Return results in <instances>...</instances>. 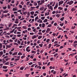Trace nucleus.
Segmentation results:
<instances>
[{
    "instance_id": "dca6fc26",
    "label": "nucleus",
    "mask_w": 77,
    "mask_h": 77,
    "mask_svg": "<svg viewBox=\"0 0 77 77\" xmlns=\"http://www.w3.org/2000/svg\"><path fill=\"white\" fill-rule=\"evenodd\" d=\"M58 9H60V10H63V8H62L61 7H58Z\"/></svg>"
},
{
    "instance_id": "680f3d73",
    "label": "nucleus",
    "mask_w": 77,
    "mask_h": 77,
    "mask_svg": "<svg viewBox=\"0 0 77 77\" xmlns=\"http://www.w3.org/2000/svg\"><path fill=\"white\" fill-rule=\"evenodd\" d=\"M57 23H55L54 24V25L56 26H57Z\"/></svg>"
},
{
    "instance_id": "0eeeda50",
    "label": "nucleus",
    "mask_w": 77,
    "mask_h": 77,
    "mask_svg": "<svg viewBox=\"0 0 77 77\" xmlns=\"http://www.w3.org/2000/svg\"><path fill=\"white\" fill-rule=\"evenodd\" d=\"M49 9H51L52 11H53V7L51 5L50 6V7L49 8Z\"/></svg>"
},
{
    "instance_id": "393cba45",
    "label": "nucleus",
    "mask_w": 77,
    "mask_h": 77,
    "mask_svg": "<svg viewBox=\"0 0 77 77\" xmlns=\"http://www.w3.org/2000/svg\"><path fill=\"white\" fill-rule=\"evenodd\" d=\"M51 44H50L49 45V46L48 47V48H50L51 47Z\"/></svg>"
},
{
    "instance_id": "a878e982",
    "label": "nucleus",
    "mask_w": 77,
    "mask_h": 77,
    "mask_svg": "<svg viewBox=\"0 0 77 77\" xmlns=\"http://www.w3.org/2000/svg\"><path fill=\"white\" fill-rule=\"evenodd\" d=\"M77 45V44L74 43V44L73 45V46L75 48L76 47V46Z\"/></svg>"
},
{
    "instance_id": "423d86ee",
    "label": "nucleus",
    "mask_w": 77,
    "mask_h": 77,
    "mask_svg": "<svg viewBox=\"0 0 77 77\" xmlns=\"http://www.w3.org/2000/svg\"><path fill=\"white\" fill-rule=\"evenodd\" d=\"M70 3H69V5H71L72 4V3H74V1L72 0L69 2Z\"/></svg>"
},
{
    "instance_id": "6e6552de",
    "label": "nucleus",
    "mask_w": 77,
    "mask_h": 77,
    "mask_svg": "<svg viewBox=\"0 0 77 77\" xmlns=\"http://www.w3.org/2000/svg\"><path fill=\"white\" fill-rule=\"evenodd\" d=\"M17 52H15L12 54V56H15V55H17Z\"/></svg>"
},
{
    "instance_id": "9b49d317",
    "label": "nucleus",
    "mask_w": 77,
    "mask_h": 77,
    "mask_svg": "<svg viewBox=\"0 0 77 77\" xmlns=\"http://www.w3.org/2000/svg\"><path fill=\"white\" fill-rule=\"evenodd\" d=\"M39 19V17H38V16H37L35 18V21H36L37 20Z\"/></svg>"
},
{
    "instance_id": "7c9ffc66",
    "label": "nucleus",
    "mask_w": 77,
    "mask_h": 77,
    "mask_svg": "<svg viewBox=\"0 0 77 77\" xmlns=\"http://www.w3.org/2000/svg\"><path fill=\"white\" fill-rule=\"evenodd\" d=\"M54 59V58H53V57H51V58L50 60L51 61H53Z\"/></svg>"
},
{
    "instance_id": "de8ad7c7",
    "label": "nucleus",
    "mask_w": 77,
    "mask_h": 77,
    "mask_svg": "<svg viewBox=\"0 0 77 77\" xmlns=\"http://www.w3.org/2000/svg\"><path fill=\"white\" fill-rule=\"evenodd\" d=\"M8 11H3V13H8Z\"/></svg>"
},
{
    "instance_id": "09e8293b",
    "label": "nucleus",
    "mask_w": 77,
    "mask_h": 77,
    "mask_svg": "<svg viewBox=\"0 0 77 77\" xmlns=\"http://www.w3.org/2000/svg\"><path fill=\"white\" fill-rule=\"evenodd\" d=\"M35 65H36V64H33L31 66V67H33L34 66H35Z\"/></svg>"
},
{
    "instance_id": "b1692460",
    "label": "nucleus",
    "mask_w": 77,
    "mask_h": 77,
    "mask_svg": "<svg viewBox=\"0 0 77 77\" xmlns=\"http://www.w3.org/2000/svg\"><path fill=\"white\" fill-rule=\"evenodd\" d=\"M52 25L51 24H49L48 26V27H51Z\"/></svg>"
},
{
    "instance_id": "7ed1b4c3",
    "label": "nucleus",
    "mask_w": 77,
    "mask_h": 77,
    "mask_svg": "<svg viewBox=\"0 0 77 77\" xmlns=\"http://www.w3.org/2000/svg\"><path fill=\"white\" fill-rule=\"evenodd\" d=\"M63 3V1H60L59 2V6H60L61 5H62Z\"/></svg>"
},
{
    "instance_id": "2eb2a0df",
    "label": "nucleus",
    "mask_w": 77,
    "mask_h": 77,
    "mask_svg": "<svg viewBox=\"0 0 77 77\" xmlns=\"http://www.w3.org/2000/svg\"><path fill=\"white\" fill-rule=\"evenodd\" d=\"M45 23H43L42 24V27L44 28V27H45Z\"/></svg>"
},
{
    "instance_id": "49530a36",
    "label": "nucleus",
    "mask_w": 77,
    "mask_h": 77,
    "mask_svg": "<svg viewBox=\"0 0 77 77\" xmlns=\"http://www.w3.org/2000/svg\"><path fill=\"white\" fill-rule=\"evenodd\" d=\"M9 62H7L5 63V65H8L9 64Z\"/></svg>"
},
{
    "instance_id": "3c124183",
    "label": "nucleus",
    "mask_w": 77,
    "mask_h": 77,
    "mask_svg": "<svg viewBox=\"0 0 77 77\" xmlns=\"http://www.w3.org/2000/svg\"><path fill=\"white\" fill-rule=\"evenodd\" d=\"M32 53H34L35 54V53H36V52H35V51H32L31 52Z\"/></svg>"
},
{
    "instance_id": "79ce46f5",
    "label": "nucleus",
    "mask_w": 77,
    "mask_h": 77,
    "mask_svg": "<svg viewBox=\"0 0 77 77\" xmlns=\"http://www.w3.org/2000/svg\"><path fill=\"white\" fill-rule=\"evenodd\" d=\"M3 71H4V72H7L8 71V69H3Z\"/></svg>"
},
{
    "instance_id": "a19ab883",
    "label": "nucleus",
    "mask_w": 77,
    "mask_h": 77,
    "mask_svg": "<svg viewBox=\"0 0 77 77\" xmlns=\"http://www.w3.org/2000/svg\"><path fill=\"white\" fill-rule=\"evenodd\" d=\"M32 64H33L32 62H30L29 63V65H32Z\"/></svg>"
},
{
    "instance_id": "9d476101",
    "label": "nucleus",
    "mask_w": 77,
    "mask_h": 77,
    "mask_svg": "<svg viewBox=\"0 0 77 77\" xmlns=\"http://www.w3.org/2000/svg\"><path fill=\"white\" fill-rule=\"evenodd\" d=\"M37 36L36 35H33L32 37V39H35V38H36Z\"/></svg>"
},
{
    "instance_id": "cd10ccee",
    "label": "nucleus",
    "mask_w": 77,
    "mask_h": 77,
    "mask_svg": "<svg viewBox=\"0 0 77 77\" xmlns=\"http://www.w3.org/2000/svg\"><path fill=\"white\" fill-rule=\"evenodd\" d=\"M27 11H26L25 12H23V14H24V15H26V14H27Z\"/></svg>"
},
{
    "instance_id": "412c9836",
    "label": "nucleus",
    "mask_w": 77,
    "mask_h": 77,
    "mask_svg": "<svg viewBox=\"0 0 77 77\" xmlns=\"http://www.w3.org/2000/svg\"><path fill=\"white\" fill-rule=\"evenodd\" d=\"M44 9V7H42L40 8V10L41 11H43V9Z\"/></svg>"
},
{
    "instance_id": "37998d69",
    "label": "nucleus",
    "mask_w": 77,
    "mask_h": 77,
    "mask_svg": "<svg viewBox=\"0 0 77 77\" xmlns=\"http://www.w3.org/2000/svg\"><path fill=\"white\" fill-rule=\"evenodd\" d=\"M34 5L35 6H37V3L36 2L34 3Z\"/></svg>"
},
{
    "instance_id": "473e14b6",
    "label": "nucleus",
    "mask_w": 77,
    "mask_h": 77,
    "mask_svg": "<svg viewBox=\"0 0 77 77\" xmlns=\"http://www.w3.org/2000/svg\"><path fill=\"white\" fill-rule=\"evenodd\" d=\"M23 28L24 29H27V27L25 26H23Z\"/></svg>"
},
{
    "instance_id": "4c0bfd02",
    "label": "nucleus",
    "mask_w": 77,
    "mask_h": 77,
    "mask_svg": "<svg viewBox=\"0 0 77 77\" xmlns=\"http://www.w3.org/2000/svg\"><path fill=\"white\" fill-rule=\"evenodd\" d=\"M17 9L15 8H13V11H17Z\"/></svg>"
},
{
    "instance_id": "72a5a7b5",
    "label": "nucleus",
    "mask_w": 77,
    "mask_h": 77,
    "mask_svg": "<svg viewBox=\"0 0 77 77\" xmlns=\"http://www.w3.org/2000/svg\"><path fill=\"white\" fill-rule=\"evenodd\" d=\"M41 19L42 20H44L45 19V17H41Z\"/></svg>"
},
{
    "instance_id": "5701e85b",
    "label": "nucleus",
    "mask_w": 77,
    "mask_h": 77,
    "mask_svg": "<svg viewBox=\"0 0 77 77\" xmlns=\"http://www.w3.org/2000/svg\"><path fill=\"white\" fill-rule=\"evenodd\" d=\"M35 13V12L34 11H32L30 12L31 15H33Z\"/></svg>"
},
{
    "instance_id": "c85d7f7f",
    "label": "nucleus",
    "mask_w": 77,
    "mask_h": 77,
    "mask_svg": "<svg viewBox=\"0 0 77 77\" xmlns=\"http://www.w3.org/2000/svg\"><path fill=\"white\" fill-rule=\"evenodd\" d=\"M12 23H10L8 25V27H11L12 26Z\"/></svg>"
},
{
    "instance_id": "f03ea898",
    "label": "nucleus",
    "mask_w": 77,
    "mask_h": 77,
    "mask_svg": "<svg viewBox=\"0 0 77 77\" xmlns=\"http://www.w3.org/2000/svg\"><path fill=\"white\" fill-rule=\"evenodd\" d=\"M57 7H58V3L57 2L55 6L54 7V9H56V8H57Z\"/></svg>"
},
{
    "instance_id": "20e7f679",
    "label": "nucleus",
    "mask_w": 77,
    "mask_h": 77,
    "mask_svg": "<svg viewBox=\"0 0 77 77\" xmlns=\"http://www.w3.org/2000/svg\"><path fill=\"white\" fill-rule=\"evenodd\" d=\"M45 3V0H42L41 1L40 4L41 5H42V4L44 3Z\"/></svg>"
},
{
    "instance_id": "338daca9",
    "label": "nucleus",
    "mask_w": 77,
    "mask_h": 77,
    "mask_svg": "<svg viewBox=\"0 0 77 77\" xmlns=\"http://www.w3.org/2000/svg\"><path fill=\"white\" fill-rule=\"evenodd\" d=\"M0 54L1 55H2V54H3V51L0 52Z\"/></svg>"
},
{
    "instance_id": "c03bdc74",
    "label": "nucleus",
    "mask_w": 77,
    "mask_h": 77,
    "mask_svg": "<svg viewBox=\"0 0 77 77\" xmlns=\"http://www.w3.org/2000/svg\"><path fill=\"white\" fill-rule=\"evenodd\" d=\"M25 55H23L21 56V59H23V58H24V57H25Z\"/></svg>"
},
{
    "instance_id": "f3484780",
    "label": "nucleus",
    "mask_w": 77,
    "mask_h": 77,
    "mask_svg": "<svg viewBox=\"0 0 77 77\" xmlns=\"http://www.w3.org/2000/svg\"><path fill=\"white\" fill-rule=\"evenodd\" d=\"M42 35H39L38 37V39H40L42 38Z\"/></svg>"
},
{
    "instance_id": "69168bd1",
    "label": "nucleus",
    "mask_w": 77,
    "mask_h": 77,
    "mask_svg": "<svg viewBox=\"0 0 77 77\" xmlns=\"http://www.w3.org/2000/svg\"><path fill=\"white\" fill-rule=\"evenodd\" d=\"M56 13V11H54L52 12V14H54Z\"/></svg>"
},
{
    "instance_id": "4d7b16f0",
    "label": "nucleus",
    "mask_w": 77,
    "mask_h": 77,
    "mask_svg": "<svg viewBox=\"0 0 77 77\" xmlns=\"http://www.w3.org/2000/svg\"><path fill=\"white\" fill-rule=\"evenodd\" d=\"M49 41H50V39H47V40H46L47 42H48Z\"/></svg>"
},
{
    "instance_id": "ddd939ff",
    "label": "nucleus",
    "mask_w": 77,
    "mask_h": 77,
    "mask_svg": "<svg viewBox=\"0 0 77 77\" xmlns=\"http://www.w3.org/2000/svg\"><path fill=\"white\" fill-rule=\"evenodd\" d=\"M56 17H57V18H59L60 17V14H58L56 15Z\"/></svg>"
},
{
    "instance_id": "4468645a",
    "label": "nucleus",
    "mask_w": 77,
    "mask_h": 77,
    "mask_svg": "<svg viewBox=\"0 0 77 77\" xmlns=\"http://www.w3.org/2000/svg\"><path fill=\"white\" fill-rule=\"evenodd\" d=\"M64 18H65L64 17H63L61 18L60 19V21H63V20H64Z\"/></svg>"
},
{
    "instance_id": "e433bc0d",
    "label": "nucleus",
    "mask_w": 77,
    "mask_h": 77,
    "mask_svg": "<svg viewBox=\"0 0 77 77\" xmlns=\"http://www.w3.org/2000/svg\"><path fill=\"white\" fill-rule=\"evenodd\" d=\"M39 46H40L41 47H42V45H43V44H40L39 45Z\"/></svg>"
},
{
    "instance_id": "c756f323",
    "label": "nucleus",
    "mask_w": 77,
    "mask_h": 77,
    "mask_svg": "<svg viewBox=\"0 0 77 77\" xmlns=\"http://www.w3.org/2000/svg\"><path fill=\"white\" fill-rule=\"evenodd\" d=\"M3 33V31L2 32H0V35L1 36H2L3 35V34H2Z\"/></svg>"
},
{
    "instance_id": "f8f14e48",
    "label": "nucleus",
    "mask_w": 77,
    "mask_h": 77,
    "mask_svg": "<svg viewBox=\"0 0 77 77\" xmlns=\"http://www.w3.org/2000/svg\"><path fill=\"white\" fill-rule=\"evenodd\" d=\"M6 47H7L8 48H9L11 47V46L10 45H6Z\"/></svg>"
},
{
    "instance_id": "6e6d98bb",
    "label": "nucleus",
    "mask_w": 77,
    "mask_h": 77,
    "mask_svg": "<svg viewBox=\"0 0 77 77\" xmlns=\"http://www.w3.org/2000/svg\"><path fill=\"white\" fill-rule=\"evenodd\" d=\"M14 45H18V44H17V43H14Z\"/></svg>"
},
{
    "instance_id": "f704fd0d",
    "label": "nucleus",
    "mask_w": 77,
    "mask_h": 77,
    "mask_svg": "<svg viewBox=\"0 0 77 77\" xmlns=\"http://www.w3.org/2000/svg\"><path fill=\"white\" fill-rule=\"evenodd\" d=\"M23 54L22 53H21V52H20L18 54V55H22Z\"/></svg>"
},
{
    "instance_id": "e2e57ef3",
    "label": "nucleus",
    "mask_w": 77,
    "mask_h": 77,
    "mask_svg": "<svg viewBox=\"0 0 77 77\" xmlns=\"http://www.w3.org/2000/svg\"><path fill=\"white\" fill-rule=\"evenodd\" d=\"M45 31H46V30H43L42 31V32L43 33H45Z\"/></svg>"
},
{
    "instance_id": "c9c22d12",
    "label": "nucleus",
    "mask_w": 77,
    "mask_h": 77,
    "mask_svg": "<svg viewBox=\"0 0 77 77\" xmlns=\"http://www.w3.org/2000/svg\"><path fill=\"white\" fill-rule=\"evenodd\" d=\"M63 24H64L63 23H62L61 24H60V26H63Z\"/></svg>"
},
{
    "instance_id": "864d4df0",
    "label": "nucleus",
    "mask_w": 77,
    "mask_h": 77,
    "mask_svg": "<svg viewBox=\"0 0 77 77\" xmlns=\"http://www.w3.org/2000/svg\"><path fill=\"white\" fill-rule=\"evenodd\" d=\"M57 55H58V54L56 53V54H54V57H56V56H57Z\"/></svg>"
},
{
    "instance_id": "6ab92c4d",
    "label": "nucleus",
    "mask_w": 77,
    "mask_h": 77,
    "mask_svg": "<svg viewBox=\"0 0 77 77\" xmlns=\"http://www.w3.org/2000/svg\"><path fill=\"white\" fill-rule=\"evenodd\" d=\"M2 68H3V69H6L7 68V66H3L2 67Z\"/></svg>"
},
{
    "instance_id": "aec40b11",
    "label": "nucleus",
    "mask_w": 77,
    "mask_h": 77,
    "mask_svg": "<svg viewBox=\"0 0 77 77\" xmlns=\"http://www.w3.org/2000/svg\"><path fill=\"white\" fill-rule=\"evenodd\" d=\"M6 1L8 3H10L11 2V0H6Z\"/></svg>"
},
{
    "instance_id": "bf43d9fd",
    "label": "nucleus",
    "mask_w": 77,
    "mask_h": 77,
    "mask_svg": "<svg viewBox=\"0 0 77 77\" xmlns=\"http://www.w3.org/2000/svg\"><path fill=\"white\" fill-rule=\"evenodd\" d=\"M3 8L4 9H6L7 8V7L6 6H5L4 7H3Z\"/></svg>"
},
{
    "instance_id": "f257e3e1",
    "label": "nucleus",
    "mask_w": 77,
    "mask_h": 77,
    "mask_svg": "<svg viewBox=\"0 0 77 77\" xmlns=\"http://www.w3.org/2000/svg\"><path fill=\"white\" fill-rule=\"evenodd\" d=\"M30 50H31L30 49V46H28L26 48V51H27V52H29V51H30Z\"/></svg>"
},
{
    "instance_id": "4be33fe9",
    "label": "nucleus",
    "mask_w": 77,
    "mask_h": 77,
    "mask_svg": "<svg viewBox=\"0 0 77 77\" xmlns=\"http://www.w3.org/2000/svg\"><path fill=\"white\" fill-rule=\"evenodd\" d=\"M6 28L4 29V30H7L8 29H9V28H8V27H6Z\"/></svg>"
},
{
    "instance_id": "a211bd4d",
    "label": "nucleus",
    "mask_w": 77,
    "mask_h": 77,
    "mask_svg": "<svg viewBox=\"0 0 77 77\" xmlns=\"http://www.w3.org/2000/svg\"><path fill=\"white\" fill-rule=\"evenodd\" d=\"M71 11L72 12H73V11H75V9L74 8H72L71 9Z\"/></svg>"
},
{
    "instance_id": "bb28decb",
    "label": "nucleus",
    "mask_w": 77,
    "mask_h": 77,
    "mask_svg": "<svg viewBox=\"0 0 77 77\" xmlns=\"http://www.w3.org/2000/svg\"><path fill=\"white\" fill-rule=\"evenodd\" d=\"M29 75H30V74H26L25 75H26V77H28L29 76Z\"/></svg>"
},
{
    "instance_id": "ea45409f",
    "label": "nucleus",
    "mask_w": 77,
    "mask_h": 77,
    "mask_svg": "<svg viewBox=\"0 0 77 77\" xmlns=\"http://www.w3.org/2000/svg\"><path fill=\"white\" fill-rule=\"evenodd\" d=\"M20 69V70H23V69H24V67H21Z\"/></svg>"
},
{
    "instance_id": "603ef678",
    "label": "nucleus",
    "mask_w": 77,
    "mask_h": 77,
    "mask_svg": "<svg viewBox=\"0 0 77 77\" xmlns=\"http://www.w3.org/2000/svg\"><path fill=\"white\" fill-rule=\"evenodd\" d=\"M17 43H18V44H20V43H21V42L20 41H19V40H18V41H17Z\"/></svg>"
},
{
    "instance_id": "58836bf2",
    "label": "nucleus",
    "mask_w": 77,
    "mask_h": 77,
    "mask_svg": "<svg viewBox=\"0 0 77 77\" xmlns=\"http://www.w3.org/2000/svg\"><path fill=\"white\" fill-rule=\"evenodd\" d=\"M38 35H42V32H39L38 33Z\"/></svg>"
},
{
    "instance_id": "2f4dec72",
    "label": "nucleus",
    "mask_w": 77,
    "mask_h": 77,
    "mask_svg": "<svg viewBox=\"0 0 77 77\" xmlns=\"http://www.w3.org/2000/svg\"><path fill=\"white\" fill-rule=\"evenodd\" d=\"M29 3H30V1L27 2V3H26V5H27V6H29Z\"/></svg>"
},
{
    "instance_id": "052dcab7",
    "label": "nucleus",
    "mask_w": 77,
    "mask_h": 77,
    "mask_svg": "<svg viewBox=\"0 0 77 77\" xmlns=\"http://www.w3.org/2000/svg\"><path fill=\"white\" fill-rule=\"evenodd\" d=\"M68 41L69 42H71V43H72L73 42L72 40H69Z\"/></svg>"
},
{
    "instance_id": "774afa93",
    "label": "nucleus",
    "mask_w": 77,
    "mask_h": 77,
    "mask_svg": "<svg viewBox=\"0 0 77 77\" xmlns=\"http://www.w3.org/2000/svg\"><path fill=\"white\" fill-rule=\"evenodd\" d=\"M0 26H4V25L3 23H1L0 24Z\"/></svg>"
},
{
    "instance_id": "8fccbe9b",
    "label": "nucleus",
    "mask_w": 77,
    "mask_h": 77,
    "mask_svg": "<svg viewBox=\"0 0 77 77\" xmlns=\"http://www.w3.org/2000/svg\"><path fill=\"white\" fill-rule=\"evenodd\" d=\"M9 54L11 55V54H12V53L11 52V51H10L9 52Z\"/></svg>"
},
{
    "instance_id": "13d9d810",
    "label": "nucleus",
    "mask_w": 77,
    "mask_h": 77,
    "mask_svg": "<svg viewBox=\"0 0 77 77\" xmlns=\"http://www.w3.org/2000/svg\"><path fill=\"white\" fill-rule=\"evenodd\" d=\"M30 35H34V33H32V32H30Z\"/></svg>"
},
{
    "instance_id": "39448f33",
    "label": "nucleus",
    "mask_w": 77,
    "mask_h": 77,
    "mask_svg": "<svg viewBox=\"0 0 77 77\" xmlns=\"http://www.w3.org/2000/svg\"><path fill=\"white\" fill-rule=\"evenodd\" d=\"M50 30H51V29H50L49 28H48L46 31V33H48V32H50Z\"/></svg>"
},
{
    "instance_id": "1a4fd4ad",
    "label": "nucleus",
    "mask_w": 77,
    "mask_h": 77,
    "mask_svg": "<svg viewBox=\"0 0 77 77\" xmlns=\"http://www.w3.org/2000/svg\"><path fill=\"white\" fill-rule=\"evenodd\" d=\"M48 21V20L47 19H45L44 21L43 22L44 23H46V22H47Z\"/></svg>"
},
{
    "instance_id": "0e129e2a",
    "label": "nucleus",
    "mask_w": 77,
    "mask_h": 77,
    "mask_svg": "<svg viewBox=\"0 0 77 77\" xmlns=\"http://www.w3.org/2000/svg\"><path fill=\"white\" fill-rule=\"evenodd\" d=\"M19 7L20 8H22V5H19Z\"/></svg>"
},
{
    "instance_id": "5fc2aeb1",
    "label": "nucleus",
    "mask_w": 77,
    "mask_h": 77,
    "mask_svg": "<svg viewBox=\"0 0 77 77\" xmlns=\"http://www.w3.org/2000/svg\"><path fill=\"white\" fill-rule=\"evenodd\" d=\"M37 68H39V69H41V67L40 66H37Z\"/></svg>"
},
{
    "instance_id": "a18cd8bd",
    "label": "nucleus",
    "mask_w": 77,
    "mask_h": 77,
    "mask_svg": "<svg viewBox=\"0 0 77 77\" xmlns=\"http://www.w3.org/2000/svg\"><path fill=\"white\" fill-rule=\"evenodd\" d=\"M8 9H10L11 8V6H10V5H8Z\"/></svg>"
}]
</instances>
